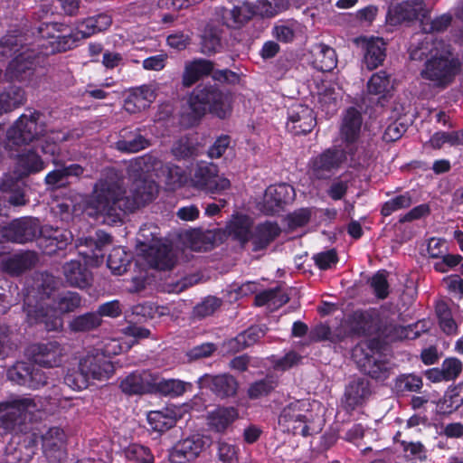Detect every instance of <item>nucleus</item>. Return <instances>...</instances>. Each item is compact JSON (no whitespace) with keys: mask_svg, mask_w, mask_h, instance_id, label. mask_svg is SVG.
Segmentation results:
<instances>
[{"mask_svg":"<svg viewBox=\"0 0 463 463\" xmlns=\"http://www.w3.org/2000/svg\"><path fill=\"white\" fill-rule=\"evenodd\" d=\"M156 159L150 156L137 157L128 165L132 179L130 194L124 188V181L115 169H107L95 183L86 203L88 214L108 224L117 223L123 213L133 212L151 202L158 192L157 184L145 176Z\"/></svg>","mask_w":463,"mask_h":463,"instance_id":"obj_1","label":"nucleus"},{"mask_svg":"<svg viewBox=\"0 0 463 463\" xmlns=\"http://www.w3.org/2000/svg\"><path fill=\"white\" fill-rule=\"evenodd\" d=\"M53 288L48 285L40 289L28 290L24 298L23 311L25 322L30 326H43L48 332L62 329V317L57 314L74 312L81 306V298L77 292L67 291L52 297Z\"/></svg>","mask_w":463,"mask_h":463,"instance_id":"obj_2","label":"nucleus"},{"mask_svg":"<svg viewBox=\"0 0 463 463\" xmlns=\"http://www.w3.org/2000/svg\"><path fill=\"white\" fill-rule=\"evenodd\" d=\"M409 53L413 61L425 60L420 76L429 81L430 86L445 89L453 81L458 61L453 58L451 46L448 43L425 36L417 44L410 46Z\"/></svg>","mask_w":463,"mask_h":463,"instance_id":"obj_3","label":"nucleus"},{"mask_svg":"<svg viewBox=\"0 0 463 463\" xmlns=\"http://www.w3.org/2000/svg\"><path fill=\"white\" fill-rule=\"evenodd\" d=\"M0 426L8 432H14L5 449V463H27L33 456L32 449L24 450L21 444L19 432L24 431L26 420L35 419V413L41 411L42 405L34 398L18 397L0 405Z\"/></svg>","mask_w":463,"mask_h":463,"instance_id":"obj_4","label":"nucleus"},{"mask_svg":"<svg viewBox=\"0 0 463 463\" xmlns=\"http://www.w3.org/2000/svg\"><path fill=\"white\" fill-rule=\"evenodd\" d=\"M158 228L153 224H144L137 233L142 254L146 263L159 270L171 269L176 263L173 249L158 237Z\"/></svg>","mask_w":463,"mask_h":463,"instance_id":"obj_5","label":"nucleus"},{"mask_svg":"<svg viewBox=\"0 0 463 463\" xmlns=\"http://www.w3.org/2000/svg\"><path fill=\"white\" fill-rule=\"evenodd\" d=\"M188 104L194 118H201L207 111L224 118L230 111L228 95L220 90L215 84L197 85L189 97Z\"/></svg>","mask_w":463,"mask_h":463,"instance_id":"obj_6","label":"nucleus"},{"mask_svg":"<svg viewBox=\"0 0 463 463\" xmlns=\"http://www.w3.org/2000/svg\"><path fill=\"white\" fill-rule=\"evenodd\" d=\"M0 54L15 55L7 67V74L11 80H24L35 65L34 52L23 46L21 39L16 36L9 35L1 40Z\"/></svg>","mask_w":463,"mask_h":463,"instance_id":"obj_7","label":"nucleus"},{"mask_svg":"<svg viewBox=\"0 0 463 463\" xmlns=\"http://www.w3.org/2000/svg\"><path fill=\"white\" fill-rule=\"evenodd\" d=\"M362 125L360 113L354 108L347 109L343 120L341 133L345 142V151L351 157L352 165H364L369 159V156L364 147L355 141L359 136Z\"/></svg>","mask_w":463,"mask_h":463,"instance_id":"obj_8","label":"nucleus"},{"mask_svg":"<svg viewBox=\"0 0 463 463\" xmlns=\"http://www.w3.org/2000/svg\"><path fill=\"white\" fill-rule=\"evenodd\" d=\"M38 120L37 112L21 115L7 131L5 147L12 151L14 146L28 144L43 136L45 131L44 125Z\"/></svg>","mask_w":463,"mask_h":463,"instance_id":"obj_9","label":"nucleus"},{"mask_svg":"<svg viewBox=\"0 0 463 463\" xmlns=\"http://www.w3.org/2000/svg\"><path fill=\"white\" fill-rule=\"evenodd\" d=\"M350 333L368 335L374 333L394 340L402 337L404 328L395 324L377 326L373 316L367 312L355 311L346 320Z\"/></svg>","mask_w":463,"mask_h":463,"instance_id":"obj_10","label":"nucleus"},{"mask_svg":"<svg viewBox=\"0 0 463 463\" xmlns=\"http://www.w3.org/2000/svg\"><path fill=\"white\" fill-rule=\"evenodd\" d=\"M218 166L213 163H200L196 165L189 182L196 189L217 194L230 188L228 178L218 175Z\"/></svg>","mask_w":463,"mask_h":463,"instance_id":"obj_11","label":"nucleus"},{"mask_svg":"<svg viewBox=\"0 0 463 463\" xmlns=\"http://www.w3.org/2000/svg\"><path fill=\"white\" fill-rule=\"evenodd\" d=\"M312 413L309 411V403L306 401H295L288 404L280 412L279 423L303 436L309 434L307 422L311 420Z\"/></svg>","mask_w":463,"mask_h":463,"instance_id":"obj_12","label":"nucleus"},{"mask_svg":"<svg viewBox=\"0 0 463 463\" xmlns=\"http://www.w3.org/2000/svg\"><path fill=\"white\" fill-rule=\"evenodd\" d=\"M348 154L345 150L328 148L311 158L309 175L315 179H327L334 175L345 161Z\"/></svg>","mask_w":463,"mask_h":463,"instance_id":"obj_13","label":"nucleus"},{"mask_svg":"<svg viewBox=\"0 0 463 463\" xmlns=\"http://www.w3.org/2000/svg\"><path fill=\"white\" fill-rule=\"evenodd\" d=\"M212 444L210 437L199 433L179 440L169 455L172 463H186L197 458Z\"/></svg>","mask_w":463,"mask_h":463,"instance_id":"obj_14","label":"nucleus"},{"mask_svg":"<svg viewBox=\"0 0 463 463\" xmlns=\"http://www.w3.org/2000/svg\"><path fill=\"white\" fill-rule=\"evenodd\" d=\"M79 369L88 380L105 381L114 373V365L111 361L94 348L80 358Z\"/></svg>","mask_w":463,"mask_h":463,"instance_id":"obj_15","label":"nucleus"},{"mask_svg":"<svg viewBox=\"0 0 463 463\" xmlns=\"http://www.w3.org/2000/svg\"><path fill=\"white\" fill-rule=\"evenodd\" d=\"M40 228L38 219L22 218L0 228V234L6 241L25 243L32 241L38 236Z\"/></svg>","mask_w":463,"mask_h":463,"instance_id":"obj_16","label":"nucleus"},{"mask_svg":"<svg viewBox=\"0 0 463 463\" xmlns=\"http://www.w3.org/2000/svg\"><path fill=\"white\" fill-rule=\"evenodd\" d=\"M428 13L424 0H402L389 9L388 15L392 24H401L416 20L421 22Z\"/></svg>","mask_w":463,"mask_h":463,"instance_id":"obj_17","label":"nucleus"},{"mask_svg":"<svg viewBox=\"0 0 463 463\" xmlns=\"http://www.w3.org/2000/svg\"><path fill=\"white\" fill-rule=\"evenodd\" d=\"M316 124V116L313 109L308 106L295 103L288 109L287 128L293 134L309 133Z\"/></svg>","mask_w":463,"mask_h":463,"instance_id":"obj_18","label":"nucleus"},{"mask_svg":"<svg viewBox=\"0 0 463 463\" xmlns=\"http://www.w3.org/2000/svg\"><path fill=\"white\" fill-rule=\"evenodd\" d=\"M293 195L294 189L288 184L270 185L265 191L260 210L268 215L278 213L293 199Z\"/></svg>","mask_w":463,"mask_h":463,"instance_id":"obj_19","label":"nucleus"},{"mask_svg":"<svg viewBox=\"0 0 463 463\" xmlns=\"http://www.w3.org/2000/svg\"><path fill=\"white\" fill-rule=\"evenodd\" d=\"M64 354V347L57 341L39 343L31 346L33 362L48 368L59 366Z\"/></svg>","mask_w":463,"mask_h":463,"instance_id":"obj_20","label":"nucleus"},{"mask_svg":"<svg viewBox=\"0 0 463 463\" xmlns=\"http://www.w3.org/2000/svg\"><path fill=\"white\" fill-rule=\"evenodd\" d=\"M40 439L43 452L50 463H61L65 459V434L61 429L50 428Z\"/></svg>","mask_w":463,"mask_h":463,"instance_id":"obj_21","label":"nucleus"},{"mask_svg":"<svg viewBox=\"0 0 463 463\" xmlns=\"http://www.w3.org/2000/svg\"><path fill=\"white\" fill-rule=\"evenodd\" d=\"M38 235V245L47 255L55 254L58 250L65 249L71 240V232L47 225L40 228Z\"/></svg>","mask_w":463,"mask_h":463,"instance_id":"obj_22","label":"nucleus"},{"mask_svg":"<svg viewBox=\"0 0 463 463\" xmlns=\"http://www.w3.org/2000/svg\"><path fill=\"white\" fill-rule=\"evenodd\" d=\"M371 395L370 382L364 377H355L346 384L343 402L346 409L354 410L367 402Z\"/></svg>","mask_w":463,"mask_h":463,"instance_id":"obj_23","label":"nucleus"},{"mask_svg":"<svg viewBox=\"0 0 463 463\" xmlns=\"http://www.w3.org/2000/svg\"><path fill=\"white\" fill-rule=\"evenodd\" d=\"M156 386V377L148 371H136L120 383L121 391L128 395L143 394Z\"/></svg>","mask_w":463,"mask_h":463,"instance_id":"obj_24","label":"nucleus"},{"mask_svg":"<svg viewBox=\"0 0 463 463\" xmlns=\"http://www.w3.org/2000/svg\"><path fill=\"white\" fill-rule=\"evenodd\" d=\"M200 388H208L220 397H229L236 393L238 383L230 374H204L199 378Z\"/></svg>","mask_w":463,"mask_h":463,"instance_id":"obj_25","label":"nucleus"},{"mask_svg":"<svg viewBox=\"0 0 463 463\" xmlns=\"http://www.w3.org/2000/svg\"><path fill=\"white\" fill-rule=\"evenodd\" d=\"M154 85H142L131 90L125 99L124 108L129 113H137L146 109L156 99Z\"/></svg>","mask_w":463,"mask_h":463,"instance_id":"obj_26","label":"nucleus"},{"mask_svg":"<svg viewBox=\"0 0 463 463\" xmlns=\"http://www.w3.org/2000/svg\"><path fill=\"white\" fill-rule=\"evenodd\" d=\"M150 145L149 139L142 135L140 128H125L120 131L115 148L123 153H137Z\"/></svg>","mask_w":463,"mask_h":463,"instance_id":"obj_27","label":"nucleus"},{"mask_svg":"<svg viewBox=\"0 0 463 463\" xmlns=\"http://www.w3.org/2000/svg\"><path fill=\"white\" fill-rule=\"evenodd\" d=\"M363 61L370 71L380 66L385 59V43L380 38H361Z\"/></svg>","mask_w":463,"mask_h":463,"instance_id":"obj_28","label":"nucleus"},{"mask_svg":"<svg viewBox=\"0 0 463 463\" xmlns=\"http://www.w3.org/2000/svg\"><path fill=\"white\" fill-rule=\"evenodd\" d=\"M62 269L65 280L70 286L85 288L91 284V273L86 264L81 263L80 260H73L66 262Z\"/></svg>","mask_w":463,"mask_h":463,"instance_id":"obj_29","label":"nucleus"},{"mask_svg":"<svg viewBox=\"0 0 463 463\" xmlns=\"http://www.w3.org/2000/svg\"><path fill=\"white\" fill-rule=\"evenodd\" d=\"M45 164L40 156L33 150H26L17 156L14 175L15 179H23L30 175L41 172Z\"/></svg>","mask_w":463,"mask_h":463,"instance_id":"obj_30","label":"nucleus"},{"mask_svg":"<svg viewBox=\"0 0 463 463\" xmlns=\"http://www.w3.org/2000/svg\"><path fill=\"white\" fill-rule=\"evenodd\" d=\"M280 228L275 222H265L258 224L250 233V242L253 251L265 250L279 235Z\"/></svg>","mask_w":463,"mask_h":463,"instance_id":"obj_31","label":"nucleus"},{"mask_svg":"<svg viewBox=\"0 0 463 463\" xmlns=\"http://www.w3.org/2000/svg\"><path fill=\"white\" fill-rule=\"evenodd\" d=\"M238 4L249 6L255 11L256 15L264 18L273 17L287 10L289 0H235Z\"/></svg>","mask_w":463,"mask_h":463,"instance_id":"obj_32","label":"nucleus"},{"mask_svg":"<svg viewBox=\"0 0 463 463\" xmlns=\"http://www.w3.org/2000/svg\"><path fill=\"white\" fill-rule=\"evenodd\" d=\"M362 366L366 374L380 382L388 379L392 371V364L383 359L378 353L366 354Z\"/></svg>","mask_w":463,"mask_h":463,"instance_id":"obj_33","label":"nucleus"},{"mask_svg":"<svg viewBox=\"0 0 463 463\" xmlns=\"http://www.w3.org/2000/svg\"><path fill=\"white\" fill-rule=\"evenodd\" d=\"M462 371V363L454 357L445 359L440 367L429 369L426 377L432 383L449 382L455 380Z\"/></svg>","mask_w":463,"mask_h":463,"instance_id":"obj_34","label":"nucleus"},{"mask_svg":"<svg viewBox=\"0 0 463 463\" xmlns=\"http://www.w3.org/2000/svg\"><path fill=\"white\" fill-rule=\"evenodd\" d=\"M219 14L222 17V23L232 28L241 26L253 15H256L255 11L244 5H235L232 9L222 7L219 10Z\"/></svg>","mask_w":463,"mask_h":463,"instance_id":"obj_35","label":"nucleus"},{"mask_svg":"<svg viewBox=\"0 0 463 463\" xmlns=\"http://www.w3.org/2000/svg\"><path fill=\"white\" fill-rule=\"evenodd\" d=\"M313 65L321 71H330L336 66V55L333 48L324 43H317L312 47Z\"/></svg>","mask_w":463,"mask_h":463,"instance_id":"obj_36","label":"nucleus"},{"mask_svg":"<svg viewBox=\"0 0 463 463\" xmlns=\"http://www.w3.org/2000/svg\"><path fill=\"white\" fill-rule=\"evenodd\" d=\"M111 17L106 14L88 17L78 25L75 38H78L79 35L81 38H87L105 31L111 25Z\"/></svg>","mask_w":463,"mask_h":463,"instance_id":"obj_37","label":"nucleus"},{"mask_svg":"<svg viewBox=\"0 0 463 463\" xmlns=\"http://www.w3.org/2000/svg\"><path fill=\"white\" fill-rule=\"evenodd\" d=\"M213 69V63L207 60L199 59L187 63L183 73V85L184 87L192 86L202 77L210 74Z\"/></svg>","mask_w":463,"mask_h":463,"instance_id":"obj_38","label":"nucleus"},{"mask_svg":"<svg viewBox=\"0 0 463 463\" xmlns=\"http://www.w3.org/2000/svg\"><path fill=\"white\" fill-rule=\"evenodd\" d=\"M251 221L244 215L234 216L228 223L226 230L232 239L238 241L242 246L249 242L250 238Z\"/></svg>","mask_w":463,"mask_h":463,"instance_id":"obj_39","label":"nucleus"},{"mask_svg":"<svg viewBox=\"0 0 463 463\" xmlns=\"http://www.w3.org/2000/svg\"><path fill=\"white\" fill-rule=\"evenodd\" d=\"M26 97L24 90L16 86L10 87L0 93V116L8 113L25 103Z\"/></svg>","mask_w":463,"mask_h":463,"instance_id":"obj_40","label":"nucleus"},{"mask_svg":"<svg viewBox=\"0 0 463 463\" xmlns=\"http://www.w3.org/2000/svg\"><path fill=\"white\" fill-rule=\"evenodd\" d=\"M20 180L15 179V175L5 176L0 184L1 191L10 194L8 202L14 206L24 205L27 203L23 188L24 183Z\"/></svg>","mask_w":463,"mask_h":463,"instance_id":"obj_41","label":"nucleus"},{"mask_svg":"<svg viewBox=\"0 0 463 463\" xmlns=\"http://www.w3.org/2000/svg\"><path fill=\"white\" fill-rule=\"evenodd\" d=\"M301 31V24L294 20H279L272 28V36L281 43H291L298 33Z\"/></svg>","mask_w":463,"mask_h":463,"instance_id":"obj_42","label":"nucleus"},{"mask_svg":"<svg viewBox=\"0 0 463 463\" xmlns=\"http://www.w3.org/2000/svg\"><path fill=\"white\" fill-rule=\"evenodd\" d=\"M36 262V256L33 252L26 251L10 257L5 262V270L12 275L20 273L31 269Z\"/></svg>","mask_w":463,"mask_h":463,"instance_id":"obj_43","label":"nucleus"},{"mask_svg":"<svg viewBox=\"0 0 463 463\" xmlns=\"http://www.w3.org/2000/svg\"><path fill=\"white\" fill-rule=\"evenodd\" d=\"M265 330L261 326H251L242 334H240L234 339L227 342V345L233 351H239L246 346H250L263 337Z\"/></svg>","mask_w":463,"mask_h":463,"instance_id":"obj_44","label":"nucleus"},{"mask_svg":"<svg viewBox=\"0 0 463 463\" xmlns=\"http://www.w3.org/2000/svg\"><path fill=\"white\" fill-rule=\"evenodd\" d=\"M237 412L233 408H218L208 417L209 425L216 431H223L235 419Z\"/></svg>","mask_w":463,"mask_h":463,"instance_id":"obj_45","label":"nucleus"},{"mask_svg":"<svg viewBox=\"0 0 463 463\" xmlns=\"http://www.w3.org/2000/svg\"><path fill=\"white\" fill-rule=\"evenodd\" d=\"M101 323V318L97 313H86L73 317L69 322L71 331L87 332L97 328Z\"/></svg>","mask_w":463,"mask_h":463,"instance_id":"obj_46","label":"nucleus"},{"mask_svg":"<svg viewBox=\"0 0 463 463\" xmlns=\"http://www.w3.org/2000/svg\"><path fill=\"white\" fill-rule=\"evenodd\" d=\"M436 314L439 318V324L441 330L447 335L457 333L458 326L453 318L452 312L449 305L444 301H439L436 305Z\"/></svg>","mask_w":463,"mask_h":463,"instance_id":"obj_47","label":"nucleus"},{"mask_svg":"<svg viewBox=\"0 0 463 463\" xmlns=\"http://www.w3.org/2000/svg\"><path fill=\"white\" fill-rule=\"evenodd\" d=\"M150 428L157 432H165L175 424V418L168 411H154L147 415Z\"/></svg>","mask_w":463,"mask_h":463,"instance_id":"obj_48","label":"nucleus"},{"mask_svg":"<svg viewBox=\"0 0 463 463\" xmlns=\"http://www.w3.org/2000/svg\"><path fill=\"white\" fill-rule=\"evenodd\" d=\"M289 300L288 295L279 288L265 290L255 297L257 306L269 304L273 307H280Z\"/></svg>","mask_w":463,"mask_h":463,"instance_id":"obj_49","label":"nucleus"},{"mask_svg":"<svg viewBox=\"0 0 463 463\" xmlns=\"http://www.w3.org/2000/svg\"><path fill=\"white\" fill-rule=\"evenodd\" d=\"M278 385V381L273 375H267L265 378L252 383L248 389V395L250 399H259L270 393Z\"/></svg>","mask_w":463,"mask_h":463,"instance_id":"obj_50","label":"nucleus"},{"mask_svg":"<svg viewBox=\"0 0 463 463\" xmlns=\"http://www.w3.org/2000/svg\"><path fill=\"white\" fill-rule=\"evenodd\" d=\"M107 264L112 273L121 275L127 270L129 264V258L124 249L114 248L109 254Z\"/></svg>","mask_w":463,"mask_h":463,"instance_id":"obj_51","label":"nucleus"},{"mask_svg":"<svg viewBox=\"0 0 463 463\" xmlns=\"http://www.w3.org/2000/svg\"><path fill=\"white\" fill-rule=\"evenodd\" d=\"M125 457L128 460L135 463H153L154 455L149 448L133 443L127 447L124 450Z\"/></svg>","mask_w":463,"mask_h":463,"instance_id":"obj_52","label":"nucleus"},{"mask_svg":"<svg viewBox=\"0 0 463 463\" xmlns=\"http://www.w3.org/2000/svg\"><path fill=\"white\" fill-rule=\"evenodd\" d=\"M421 377L415 374H402L396 378L394 389L397 392H419L422 387Z\"/></svg>","mask_w":463,"mask_h":463,"instance_id":"obj_53","label":"nucleus"},{"mask_svg":"<svg viewBox=\"0 0 463 463\" xmlns=\"http://www.w3.org/2000/svg\"><path fill=\"white\" fill-rule=\"evenodd\" d=\"M390 80L385 71H379L372 75L368 83L367 90L370 94L384 96L389 90Z\"/></svg>","mask_w":463,"mask_h":463,"instance_id":"obj_54","label":"nucleus"},{"mask_svg":"<svg viewBox=\"0 0 463 463\" xmlns=\"http://www.w3.org/2000/svg\"><path fill=\"white\" fill-rule=\"evenodd\" d=\"M451 15L444 14L434 19L422 18L421 29L425 33H433L445 31L451 23Z\"/></svg>","mask_w":463,"mask_h":463,"instance_id":"obj_55","label":"nucleus"},{"mask_svg":"<svg viewBox=\"0 0 463 463\" xmlns=\"http://www.w3.org/2000/svg\"><path fill=\"white\" fill-rule=\"evenodd\" d=\"M32 364L25 362H17L8 372V378L19 385L27 386Z\"/></svg>","mask_w":463,"mask_h":463,"instance_id":"obj_56","label":"nucleus"},{"mask_svg":"<svg viewBox=\"0 0 463 463\" xmlns=\"http://www.w3.org/2000/svg\"><path fill=\"white\" fill-rule=\"evenodd\" d=\"M189 385V383L176 379H164L159 382L156 381V386L159 391L164 394L171 396L182 395Z\"/></svg>","mask_w":463,"mask_h":463,"instance_id":"obj_57","label":"nucleus"},{"mask_svg":"<svg viewBox=\"0 0 463 463\" xmlns=\"http://www.w3.org/2000/svg\"><path fill=\"white\" fill-rule=\"evenodd\" d=\"M338 99L339 92L333 87L326 88L318 96V102L327 114H334L337 110Z\"/></svg>","mask_w":463,"mask_h":463,"instance_id":"obj_58","label":"nucleus"},{"mask_svg":"<svg viewBox=\"0 0 463 463\" xmlns=\"http://www.w3.org/2000/svg\"><path fill=\"white\" fill-rule=\"evenodd\" d=\"M68 139L66 134L60 131H52L50 136H47L41 145V150L44 155L54 156L59 153L58 143L63 142Z\"/></svg>","mask_w":463,"mask_h":463,"instance_id":"obj_59","label":"nucleus"},{"mask_svg":"<svg viewBox=\"0 0 463 463\" xmlns=\"http://www.w3.org/2000/svg\"><path fill=\"white\" fill-rule=\"evenodd\" d=\"M411 203H412V200H411V195L408 193L398 195V196L387 201L383 205L382 214L384 216H389L396 211L410 207L411 205Z\"/></svg>","mask_w":463,"mask_h":463,"instance_id":"obj_60","label":"nucleus"},{"mask_svg":"<svg viewBox=\"0 0 463 463\" xmlns=\"http://www.w3.org/2000/svg\"><path fill=\"white\" fill-rule=\"evenodd\" d=\"M221 306V300L215 297H208L203 301L196 305L193 311V316L202 319L213 315Z\"/></svg>","mask_w":463,"mask_h":463,"instance_id":"obj_61","label":"nucleus"},{"mask_svg":"<svg viewBox=\"0 0 463 463\" xmlns=\"http://www.w3.org/2000/svg\"><path fill=\"white\" fill-rule=\"evenodd\" d=\"M166 182L171 188L175 189L186 184L189 182L184 170L177 165H166Z\"/></svg>","mask_w":463,"mask_h":463,"instance_id":"obj_62","label":"nucleus"},{"mask_svg":"<svg viewBox=\"0 0 463 463\" xmlns=\"http://www.w3.org/2000/svg\"><path fill=\"white\" fill-rule=\"evenodd\" d=\"M218 458L222 463H239L238 448L224 440L218 441Z\"/></svg>","mask_w":463,"mask_h":463,"instance_id":"obj_63","label":"nucleus"},{"mask_svg":"<svg viewBox=\"0 0 463 463\" xmlns=\"http://www.w3.org/2000/svg\"><path fill=\"white\" fill-rule=\"evenodd\" d=\"M217 234L213 231L196 232L193 234V240L198 241L201 244L194 242V249L198 250H208L213 248L216 241Z\"/></svg>","mask_w":463,"mask_h":463,"instance_id":"obj_64","label":"nucleus"}]
</instances>
